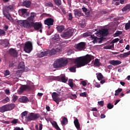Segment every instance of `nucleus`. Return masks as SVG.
I'll use <instances>...</instances> for the list:
<instances>
[{
	"instance_id": "obj_20",
	"label": "nucleus",
	"mask_w": 130,
	"mask_h": 130,
	"mask_svg": "<svg viewBox=\"0 0 130 130\" xmlns=\"http://www.w3.org/2000/svg\"><path fill=\"white\" fill-rule=\"evenodd\" d=\"M19 101L20 103H27V102H29V100L26 96H22L19 99Z\"/></svg>"
},
{
	"instance_id": "obj_49",
	"label": "nucleus",
	"mask_w": 130,
	"mask_h": 130,
	"mask_svg": "<svg viewBox=\"0 0 130 130\" xmlns=\"http://www.w3.org/2000/svg\"><path fill=\"white\" fill-rule=\"evenodd\" d=\"M98 104L101 107H103L104 106V102L103 101L98 102Z\"/></svg>"
},
{
	"instance_id": "obj_6",
	"label": "nucleus",
	"mask_w": 130,
	"mask_h": 130,
	"mask_svg": "<svg viewBox=\"0 0 130 130\" xmlns=\"http://www.w3.org/2000/svg\"><path fill=\"white\" fill-rule=\"evenodd\" d=\"M73 34L74 29L69 28L67 29L66 31L64 32L63 34H62L61 36L64 38H70V37H72V36H73Z\"/></svg>"
},
{
	"instance_id": "obj_14",
	"label": "nucleus",
	"mask_w": 130,
	"mask_h": 130,
	"mask_svg": "<svg viewBox=\"0 0 130 130\" xmlns=\"http://www.w3.org/2000/svg\"><path fill=\"white\" fill-rule=\"evenodd\" d=\"M5 105L6 106L7 111H11V110H13V109L16 107V105L15 104H10Z\"/></svg>"
},
{
	"instance_id": "obj_3",
	"label": "nucleus",
	"mask_w": 130,
	"mask_h": 130,
	"mask_svg": "<svg viewBox=\"0 0 130 130\" xmlns=\"http://www.w3.org/2000/svg\"><path fill=\"white\" fill-rule=\"evenodd\" d=\"M69 61L68 59L63 58H60L56 59L54 61L53 67L54 69H60V68L66 67Z\"/></svg>"
},
{
	"instance_id": "obj_24",
	"label": "nucleus",
	"mask_w": 130,
	"mask_h": 130,
	"mask_svg": "<svg viewBox=\"0 0 130 130\" xmlns=\"http://www.w3.org/2000/svg\"><path fill=\"white\" fill-rule=\"evenodd\" d=\"M0 45H2V46H4V47H7V46H9V42L5 40H1L0 42Z\"/></svg>"
},
{
	"instance_id": "obj_47",
	"label": "nucleus",
	"mask_w": 130,
	"mask_h": 130,
	"mask_svg": "<svg viewBox=\"0 0 130 130\" xmlns=\"http://www.w3.org/2000/svg\"><path fill=\"white\" fill-rule=\"evenodd\" d=\"M6 35V31L4 29H0V36Z\"/></svg>"
},
{
	"instance_id": "obj_27",
	"label": "nucleus",
	"mask_w": 130,
	"mask_h": 130,
	"mask_svg": "<svg viewBox=\"0 0 130 130\" xmlns=\"http://www.w3.org/2000/svg\"><path fill=\"white\" fill-rule=\"evenodd\" d=\"M57 30L59 33H61V31L64 30V25H59L56 27Z\"/></svg>"
},
{
	"instance_id": "obj_5",
	"label": "nucleus",
	"mask_w": 130,
	"mask_h": 130,
	"mask_svg": "<svg viewBox=\"0 0 130 130\" xmlns=\"http://www.w3.org/2000/svg\"><path fill=\"white\" fill-rule=\"evenodd\" d=\"M33 50V45H32V42L30 41H27L25 43L24 50L27 53H30Z\"/></svg>"
},
{
	"instance_id": "obj_33",
	"label": "nucleus",
	"mask_w": 130,
	"mask_h": 130,
	"mask_svg": "<svg viewBox=\"0 0 130 130\" xmlns=\"http://www.w3.org/2000/svg\"><path fill=\"white\" fill-rule=\"evenodd\" d=\"M6 9L8 12H12L14 10V7L12 5L6 6Z\"/></svg>"
},
{
	"instance_id": "obj_58",
	"label": "nucleus",
	"mask_w": 130,
	"mask_h": 130,
	"mask_svg": "<svg viewBox=\"0 0 130 130\" xmlns=\"http://www.w3.org/2000/svg\"><path fill=\"white\" fill-rule=\"evenodd\" d=\"M5 76H9L10 75V71L6 70L4 73Z\"/></svg>"
},
{
	"instance_id": "obj_54",
	"label": "nucleus",
	"mask_w": 130,
	"mask_h": 130,
	"mask_svg": "<svg viewBox=\"0 0 130 130\" xmlns=\"http://www.w3.org/2000/svg\"><path fill=\"white\" fill-rule=\"evenodd\" d=\"M90 36V34L89 32H85L83 34V37H88Z\"/></svg>"
},
{
	"instance_id": "obj_28",
	"label": "nucleus",
	"mask_w": 130,
	"mask_h": 130,
	"mask_svg": "<svg viewBox=\"0 0 130 130\" xmlns=\"http://www.w3.org/2000/svg\"><path fill=\"white\" fill-rule=\"evenodd\" d=\"M122 12H126V11H130V5L127 4L121 9Z\"/></svg>"
},
{
	"instance_id": "obj_18",
	"label": "nucleus",
	"mask_w": 130,
	"mask_h": 130,
	"mask_svg": "<svg viewBox=\"0 0 130 130\" xmlns=\"http://www.w3.org/2000/svg\"><path fill=\"white\" fill-rule=\"evenodd\" d=\"M20 12L21 13L22 17L26 18L27 16H29V13L27 12V9H22L20 10Z\"/></svg>"
},
{
	"instance_id": "obj_52",
	"label": "nucleus",
	"mask_w": 130,
	"mask_h": 130,
	"mask_svg": "<svg viewBox=\"0 0 130 130\" xmlns=\"http://www.w3.org/2000/svg\"><path fill=\"white\" fill-rule=\"evenodd\" d=\"M90 13H91V12L89 10H87L86 12L85 13V15L86 16V17H90Z\"/></svg>"
},
{
	"instance_id": "obj_23",
	"label": "nucleus",
	"mask_w": 130,
	"mask_h": 130,
	"mask_svg": "<svg viewBox=\"0 0 130 130\" xmlns=\"http://www.w3.org/2000/svg\"><path fill=\"white\" fill-rule=\"evenodd\" d=\"M36 16V13H31L30 17H28L27 20L29 21V22H32L34 21V18Z\"/></svg>"
},
{
	"instance_id": "obj_46",
	"label": "nucleus",
	"mask_w": 130,
	"mask_h": 130,
	"mask_svg": "<svg viewBox=\"0 0 130 130\" xmlns=\"http://www.w3.org/2000/svg\"><path fill=\"white\" fill-rule=\"evenodd\" d=\"M53 29H50L49 30L47 31V35H51L52 33H53Z\"/></svg>"
},
{
	"instance_id": "obj_22",
	"label": "nucleus",
	"mask_w": 130,
	"mask_h": 130,
	"mask_svg": "<svg viewBox=\"0 0 130 130\" xmlns=\"http://www.w3.org/2000/svg\"><path fill=\"white\" fill-rule=\"evenodd\" d=\"M4 15L5 17H6V19H8V20H9V21H10V22H14V19L11 16V14L4 13Z\"/></svg>"
},
{
	"instance_id": "obj_1",
	"label": "nucleus",
	"mask_w": 130,
	"mask_h": 130,
	"mask_svg": "<svg viewBox=\"0 0 130 130\" xmlns=\"http://www.w3.org/2000/svg\"><path fill=\"white\" fill-rule=\"evenodd\" d=\"M92 59H94V56L90 54H87L83 57H79L75 59L74 63H76V64L70 67V72L76 73V68H81L88 64Z\"/></svg>"
},
{
	"instance_id": "obj_38",
	"label": "nucleus",
	"mask_w": 130,
	"mask_h": 130,
	"mask_svg": "<svg viewBox=\"0 0 130 130\" xmlns=\"http://www.w3.org/2000/svg\"><path fill=\"white\" fill-rule=\"evenodd\" d=\"M94 66L95 67H100V62H99V59H95L94 62Z\"/></svg>"
},
{
	"instance_id": "obj_34",
	"label": "nucleus",
	"mask_w": 130,
	"mask_h": 130,
	"mask_svg": "<svg viewBox=\"0 0 130 130\" xmlns=\"http://www.w3.org/2000/svg\"><path fill=\"white\" fill-rule=\"evenodd\" d=\"M11 123L13 124V125H16L17 123H20V121L18 119H13V120L11 121Z\"/></svg>"
},
{
	"instance_id": "obj_43",
	"label": "nucleus",
	"mask_w": 130,
	"mask_h": 130,
	"mask_svg": "<svg viewBox=\"0 0 130 130\" xmlns=\"http://www.w3.org/2000/svg\"><path fill=\"white\" fill-rule=\"evenodd\" d=\"M27 114H28L27 111H25L24 112H23L21 114L22 118H24V117H25V116H26Z\"/></svg>"
},
{
	"instance_id": "obj_59",
	"label": "nucleus",
	"mask_w": 130,
	"mask_h": 130,
	"mask_svg": "<svg viewBox=\"0 0 130 130\" xmlns=\"http://www.w3.org/2000/svg\"><path fill=\"white\" fill-rule=\"evenodd\" d=\"M120 3L122 5H124V4H126V0H120Z\"/></svg>"
},
{
	"instance_id": "obj_41",
	"label": "nucleus",
	"mask_w": 130,
	"mask_h": 130,
	"mask_svg": "<svg viewBox=\"0 0 130 130\" xmlns=\"http://www.w3.org/2000/svg\"><path fill=\"white\" fill-rule=\"evenodd\" d=\"M97 79L99 80V81H101L102 79H103V75H102V73H99V74L97 75Z\"/></svg>"
},
{
	"instance_id": "obj_55",
	"label": "nucleus",
	"mask_w": 130,
	"mask_h": 130,
	"mask_svg": "<svg viewBox=\"0 0 130 130\" xmlns=\"http://www.w3.org/2000/svg\"><path fill=\"white\" fill-rule=\"evenodd\" d=\"M107 49H111L113 47H114V44H112L111 45H109L107 47Z\"/></svg>"
},
{
	"instance_id": "obj_26",
	"label": "nucleus",
	"mask_w": 130,
	"mask_h": 130,
	"mask_svg": "<svg viewBox=\"0 0 130 130\" xmlns=\"http://www.w3.org/2000/svg\"><path fill=\"white\" fill-rule=\"evenodd\" d=\"M74 124L76 128H77V129H80V128H81L80 123L79 122V120H78V119H76L74 120Z\"/></svg>"
},
{
	"instance_id": "obj_50",
	"label": "nucleus",
	"mask_w": 130,
	"mask_h": 130,
	"mask_svg": "<svg viewBox=\"0 0 130 130\" xmlns=\"http://www.w3.org/2000/svg\"><path fill=\"white\" fill-rule=\"evenodd\" d=\"M80 96L81 97H87V93L86 92L80 93Z\"/></svg>"
},
{
	"instance_id": "obj_45",
	"label": "nucleus",
	"mask_w": 130,
	"mask_h": 130,
	"mask_svg": "<svg viewBox=\"0 0 130 130\" xmlns=\"http://www.w3.org/2000/svg\"><path fill=\"white\" fill-rule=\"evenodd\" d=\"M113 107H114V106L113 105H112L111 103H109L107 105V108L108 109H112Z\"/></svg>"
},
{
	"instance_id": "obj_16",
	"label": "nucleus",
	"mask_w": 130,
	"mask_h": 130,
	"mask_svg": "<svg viewBox=\"0 0 130 130\" xmlns=\"http://www.w3.org/2000/svg\"><path fill=\"white\" fill-rule=\"evenodd\" d=\"M74 12L76 18H80V17L84 16V13H82L80 10H74Z\"/></svg>"
},
{
	"instance_id": "obj_29",
	"label": "nucleus",
	"mask_w": 130,
	"mask_h": 130,
	"mask_svg": "<svg viewBox=\"0 0 130 130\" xmlns=\"http://www.w3.org/2000/svg\"><path fill=\"white\" fill-rule=\"evenodd\" d=\"M51 37L52 40H59V39H60L58 34H55L54 35L52 36Z\"/></svg>"
},
{
	"instance_id": "obj_7",
	"label": "nucleus",
	"mask_w": 130,
	"mask_h": 130,
	"mask_svg": "<svg viewBox=\"0 0 130 130\" xmlns=\"http://www.w3.org/2000/svg\"><path fill=\"white\" fill-rule=\"evenodd\" d=\"M31 27L34 28L35 30L38 31L40 30V32L42 33V23L40 22H31Z\"/></svg>"
},
{
	"instance_id": "obj_31",
	"label": "nucleus",
	"mask_w": 130,
	"mask_h": 130,
	"mask_svg": "<svg viewBox=\"0 0 130 130\" xmlns=\"http://www.w3.org/2000/svg\"><path fill=\"white\" fill-rule=\"evenodd\" d=\"M6 111H8L6 105L0 107V112H2V113H4V112H6Z\"/></svg>"
},
{
	"instance_id": "obj_10",
	"label": "nucleus",
	"mask_w": 130,
	"mask_h": 130,
	"mask_svg": "<svg viewBox=\"0 0 130 130\" xmlns=\"http://www.w3.org/2000/svg\"><path fill=\"white\" fill-rule=\"evenodd\" d=\"M54 22V20L52 18H49L45 20L44 24L45 25H47L48 26L49 29L50 28V26H52L53 25V22Z\"/></svg>"
},
{
	"instance_id": "obj_63",
	"label": "nucleus",
	"mask_w": 130,
	"mask_h": 130,
	"mask_svg": "<svg viewBox=\"0 0 130 130\" xmlns=\"http://www.w3.org/2000/svg\"><path fill=\"white\" fill-rule=\"evenodd\" d=\"M93 115L95 117H98L99 115L98 114V113L97 112H93Z\"/></svg>"
},
{
	"instance_id": "obj_2",
	"label": "nucleus",
	"mask_w": 130,
	"mask_h": 130,
	"mask_svg": "<svg viewBox=\"0 0 130 130\" xmlns=\"http://www.w3.org/2000/svg\"><path fill=\"white\" fill-rule=\"evenodd\" d=\"M60 50L58 48L56 49H53L52 50H43V51L40 53L37 54L38 57H44V56H50L56 54L57 52H58Z\"/></svg>"
},
{
	"instance_id": "obj_40",
	"label": "nucleus",
	"mask_w": 130,
	"mask_h": 130,
	"mask_svg": "<svg viewBox=\"0 0 130 130\" xmlns=\"http://www.w3.org/2000/svg\"><path fill=\"white\" fill-rule=\"evenodd\" d=\"M66 122H68V118L63 117L62 120L61 121V123L62 125H66Z\"/></svg>"
},
{
	"instance_id": "obj_12",
	"label": "nucleus",
	"mask_w": 130,
	"mask_h": 130,
	"mask_svg": "<svg viewBox=\"0 0 130 130\" xmlns=\"http://www.w3.org/2000/svg\"><path fill=\"white\" fill-rule=\"evenodd\" d=\"M9 54L13 57H18V51L16 49L10 48L9 49Z\"/></svg>"
},
{
	"instance_id": "obj_56",
	"label": "nucleus",
	"mask_w": 130,
	"mask_h": 130,
	"mask_svg": "<svg viewBox=\"0 0 130 130\" xmlns=\"http://www.w3.org/2000/svg\"><path fill=\"white\" fill-rule=\"evenodd\" d=\"M18 99V96L14 95L13 98V102H16L17 101V100Z\"/></svg>"
},
{
	"instance_id": "obj_4",
	"label": "nucleus",
	"mask_w": 130,
	"mask_h": 130,
	"mask_svg": "<svg viewBox=\"0 0 130 130\" xmlns=\"http://www.w3.org/2000/svg\"><path fill=\"white\" fill-rule=\"evenodd\" d=\"M40 117V114L38 113H30L27 116L25 117V121L29 122V121H32L33 120H36Z\"/></svg>"
},
{
	"instance_id": "obj_30",
	"label": "nucleus",
	"mask_w": 130,
	"mask_h": 130,
	"mask_svg": "<svg viewBox=\"0 0 130 130\" xmlns=\"http://www.w3.org/2000/svg\"><path fill=\"white\" fill-rule=\"evenodd\" d=\"M45 7H48V8H53L54 9V6L53 4L51 2H47L45 4Z\"/></svg>"
},
{
	"instance_id": "obj_62",
	"label": "nucleus",
	"mask_w": 130,
	"mask_h": 130,
	"mask_svg": "<svg viewBox=\"0 0 130 130\" xmlns=\"http://www.w3.org/2000/svg\"><path fill=\"white\" fill-rule=\"evenodd\" d=\"M81 84H82V86H87V82H86V81H82V82H81Z\"/></svg>"
},
{
	"instance_id": "obj_36",
	"label": "nucleus",
	"mask_w": 130,
	"mask_h": 130,
	"mask_svg": "<svg viewBox=\"0 0 130 130\" xmlns=\"http://www.w3.org/2000/svg\"><path fill=\"white\" fill-rule=\"evenodd\" d=\"M53 2L58 7L61 6V0H53Z\"/></svg>"
},
{
	"instance_id": "obj_15",
	"label": "nucleus",
	"mask_w": 130,
	"mask_h": 130,
	"mask_svg": "<svg viewBox=\"0 0 130 130\" xmlns=\"http://www.w3.org/2000/svg\"><path fill=\"white\" fill-rule=\"evenodd\" d=\"M109 63L112 66H118L121 63V61L118 60H111L109 61Z\"/></svg>"
},
{
	"instance_id": "obj_8",
	"label": "nucleus",
	"mask_w": 130,
	"mask_h": 130,
	"mask_svg": "<svg viewBox=\"0 0 130 130\" xmlns=\"http://www.w3.org/2000/svg\"><path fill=\"white\" fill-rule=\"evenodd\" d=\"M59 93L60 92H59V93H57L54 92L52 93V98L53 99V101L56 102L57 104H59V103L61 101V99L58 98V96H59L60 95Z\"/></svg>"
},
{
	"instance_id": "obj_35",
	"label": "nucleus",
	"mask_w": 130,
	"mask_h": 130,
	"mask_svg": "<svg viewBox=\"0 0 130 130\" xmlns=\"http://www.w3.org/2000/svg\"><path fill=\"white\" fill-rule=\"evenodd\" d=\"M122 34V31H116V32L113 35L114 37H118V36H119V35H121Z\"/></svg>"
},
{
	"instance_id": "obj_42",
	"label": "nucleus",
	"mask_w": 130,
	"mask_h": 130,
	"mask_svg": "<svg viewBox=\"0 0 130 130\" xmlns=\"http://www.w3.org/2000/svg\"><path fill=\"white\" fill-rule=\"evenodd\" d=\"M53 126H54V127L55 128V129L57 130H61L56 122H55L53 124Z\"/></svg>"
},
{
	"instance_id": "obj_61",
	"label": "nucleus",
	"mask_w": 130,
	"mask_h": 130,
	"mask_svg": "<svg viewBox=\"0 0 130 130\" xmlns=\"http://www.w3.org/2000/svg\"><path fill=\"white\" fill-rule=\"evenodd\" d=\"M71 96H72L71 99H76L77 98V95L76 94H71Z\"/></svg>"
},
{
	"instance_id": "obj_60",
	"label": "nucleus",
	"mask_w": 130,
	"mask_h": 130,
	"mask_svg": "<svg viewBox=\"0 0 130 130\" xmlns=\"http://www.w3.org/2000/svg\"><path fill=\"white\" fill-rule=\"evenodd\" d=\"M81 9L82 10L83 12H84V13H86L88 11V9L85 7H83Z\"/></svg>"
},
{
	"instance_id": "obj_21",
	"label": "nucleus",
	"mask_w": 130,
	"mask_h": 130,
	"mask_svg": "<svg viewBox=\"0 0 130 130\" xmlns=\"http://www.w3.org/2000/svg\"><path fill=\"white\" fill-rule=\"evenodd\" d=\"M22 6L23 7H26V8H29L30 6H31V2L28 0H25L23 1Z\"/></svg>"
},
{
	"instance_id": "obj_53",
	"label": "nucleus",
	"mask_w": 130,
	"mask_h": 130,
	"mask_svg": "<svg viewBox=\"0 0 130 130\" xmlns=\"http://www.w3.org/2000/svg\"><path fill=\"white\" fill-rule=\"evenodd\" d=\"M119 41V39L116 38L112 41V43H116V42H118Z\"/></svg>"
},
{
	"instance_id": "obj_48",
	"label": "nucleus",
	"mask_w": 130,
	"mask_h": 130,
	"mask_svg": "<svg viewBox=\"0 0 130 130\" xmlns=\"http://www.w3.org/2000/svg\"><path fill=\"white\" fill-rule=\"evenodd\" d=\"M130 28V23L128 22L127 23H126L125 25V29L126 30H128V29H129Z\"/></svg>"
},
{
	"instance_id": "obj_9",
	"label": "nucleus",
	"mask_w": 130,
	"mask_h": 130,
	"mask_svg": "<svg viewBox=\"0 0 130 130\" xmlns=\"http://www.w3.org/2000/svg\"><path fill=\"white\" fill-rule=\"evenodd\" d=\"M18 23L20 26H23L24 28H27L30 29L31 27V23L30 24L27 20H20L18 22Z\"/></svg>"
},
{
	"instance_id": "obj_13",
	"label": "nucleus",
	"mask_w": 130,
	"mask_h": 130,
	"mask_svg": "<svg viewBox=\"0 0 130 130\" xmlns=\"http://www.w3.org/2000/svg\"><path fill=\"white\" fill-rule=\"evenodd\" d=\"M90 38L91 40H93V43H97V42H101L102 39L101 38H98L97 37H95V35H90Z\"/></svg>"
},
{
	"instance_id": "obj_51",
	"label": "nucleus",
	"mask_w": 130,
	"mask_h": 130,
	"mask_svg": "<svg viewBox=\"0 0 130 130\" xmlns=\"http://www.w3.org/2000/svg\"><path fill=\"white\" fill-rule=\"evenodd\" d=\"M68 17H69V21H72V20H73V14L72 13H69L68 15Z\"/></svg>"
},
{
	"instance_id": "obj_64",
	"label": "nucleus",
	"mask_w": 130,
	"mask_h": 130,
	"mask_svg": "<svg viewBox=\"0 0 130 130\" xmlns=\"http://www.w3.org/2000/svg\"><path fill=\"white\" fill-rule=\"evenodd\" d=\"M14 130H22V128L19 127H15Z\"/></svg>"
},
{
	"instance_id": "obj_25",
	"label": "nucleus",
	"mask_w": 130,
	"mask_h": 130,
	"mask_svg": "<svg viewBox=\"0 0 130 130\" xmlns=\"http://www.w3.org/2000/svg\"><path fill=\"white\" fill-rule=\"evenodd\" d=\"M59 81H61L62 83H67L68 82V79H66V76H61L57 77Z\"/></svg>"
},
{
	"instance_id": "obj_57",
	"label": "nucleus",
	"mask_w": 130,
	"mask_h": 130,
	"mask_svg": "<svg viewBox=\"0 0 130 130\" xmlns=\"http://www.w3.org/2000/svg\"><path fill=\"white\" fill-rule=\"evenodd\" d=\"M91 0H82V2L83 4H85L86 5H88L89 4V2Z\"/></svg>"
},
{
	"instance_id": "obj_32",
	"label": "nucleus",
	"mask_w": 130,
	"mask_h": 130,
	"mask_svg": "<svg viewBox=\"0 0 130 130\" xmlns=\"http://www.w3.org/2000/svg\"><path fill=\"white\" fill-rule=\"evenodd\" d=\"M18 69H25V63L24 62L21 61L19 63L18 67Z\"/></svg>"
},
{
	"instance_id": "obj_17",
	"label": "nucleus",
	"mask_w": 130,
	"mask_h": 130,
	"mask_svg": "<svg viewBox=\"0 0 130 130\" xmlns=\"http://www.w3.org/2000/svg\"><path fill=\"white\" fill-rule=\"evenodd\" d=\"M27 90L28 91H30L31 90V87L29 85H24L20 87V91L21 92H24V91H26Z\"/></svg>"
},
{
	"instance_id": "obj_39",
	"label": "nucleus",
	"mask_w": 130,
	"mask_h": 130,
	"mask_svg": "<svg viewBox=\"0 0 130 130\" xmlns=\"http://www.w3.org/2000/svg\"><path fill=\"white\" fill-rule=\"evenodd\" d=\"M121 91H122V88H118L116 90L114 94L115 96H118V95H119V93H120Z\"/></svg>"
},
{
	"instance_id": "obj_44",
	"label": "nucleus",
	"mask_w": 130,
	"mask_h": 130,
	"mask_svg": "<svg viewBox=\"0 0 130 130\" xmlns=\"http://www.w3.org/2000/svg\"><path fill=\"white\" fill-rule=\"evenodd\" d=\"M3 103H7V102H10V98L9 97H6L4 100L2 101Z\"/></svg>"
},
{
	"instance_id": "obj_19",
	"label": "nucleus",
	"mask_w": 130,
	"mask_h": 130,
	"mask_svg": "<svg viewBox=\"0 0 130 130\" xmlns=\"http://www.w3.org/2000/svg\"><path fill=\"white\" fill-rule=\"evenodd\" d=\"M99 34H100L101 36H107V35H108V29H103V30H100Z\"/></svg>"
},
{
	"instance_id": "obj_37",
	"label": "nucleus",
	"mask_w": 130,
	"mask_h": 130,
	"mask_svg": "<svg viewBox=\"0 0 130 130\" xmlns=\"http://www.w3.org/2000/svg\"><path fill=\"white\" fill-rule=\"evenodd\" d=\"M68 85L73 89L74 88V82H73V79H69L68 81Z\"/></svg>"
},
{
	"instance_id": "obj_11",
	"label": "nucleus",
	"mask_w": 130,
	"mask_h": 130,
	"mask_svg": "<svg viewBox=\"0 0 130 130\" xmlns=\"http://www.w3.org/2000/svg\"><path fill=\"white\" fill-rule=\"evenodd\" d=\"M75 47L78 50H83V49H85V47H86V43L80 42L76 44Z\"/></svg>"
}]
</instances>
